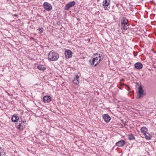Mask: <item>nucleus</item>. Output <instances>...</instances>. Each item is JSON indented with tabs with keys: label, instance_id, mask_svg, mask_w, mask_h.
<instances>
[{
	"label": "nucleus",
	"instance_id": "obj_1",
	"mask_svg": "<svg viewBox=\"0 0 156 156\" xmlns=\"http://www.w3.org/2000/svg\"><path fill=\"white\" fill-rule=\"evenodd\" d=\"M59 57V54L54 50L51 51L48 54V60L50 61H56Z\"/></svg>",
	"mask_w": 156,
	"mask_h": 156
},
{
	"label": "nucleus",
	"instance_id": "obj_2",
	"mask_svg": "<svg viewBox=\"0 0 156 156\" xmlns=\"http://www.w3.org/2000/svg\"><path fill=\"white\" fill-rule=\"evenodd\" d=\"M128 20L126 17H123L121 20V29L126 30L129 28V24H128Z\"/></svg>",
	"mask_w": 156,
	"mask_h": 156
},
{
	"label": "nucleus",
	"instance_id": "obj_3",
	"mask_svg": "<svg viewBox=\"0 0 156 156\" xmlns=\"http://www.w3.org/2000/svg\"><path fill=\"white\" fill-rule=\"evenodd\" d=\"M26 122L25 120H22L21 119V120L20 119L18 122L16 123V127L19 129L22 130L25 128Z\"/></svg>",
	"mask_w": 156,
	"mask_h": 156
},
{
	"label": "nucleus",
	"instance_id": "obj_4",
	"mask_svg": "<svg viewBox=\"0 0 156 156\" xmlns=\"http://www.w3.org/2000/svg\"><path fill=\"white\" fill-rule=\"evenodd\" d=\"M94 56L95 57L96 56V57L94 58L95 62H97V63L94 65V66H96L100 63L101 61L103 59V58H101V55L98 53L94 54Z\"/></svg>",
	"mask_w": 156,
	"mask_h": 156
},
{
	"label": "nucleus",
	"instance_id": "obj_5",
	"mask_svg": "<svg viewBox=\"0 0 156 156\" xmlns=\"http://www.w3.org/2000/svg\"><path fill=\"white\" fill-rule=\"evenodd\" d=\"M110 2V0H104L103 2L102 5L104 6V9L105 10H108L110 8L109 6Z\"/></svg>",
	"mask_w": 156,
	"mask_h": 156
},
{
	"label": "nucleus",
	"instance_id": "obj_6",
	"mask_svg": "<svg viewBox=\"0 0 156 156\" xmlns=\"http://www.w3.org/2000/svg\"><path fill=\"white\" fill-rule=\"evenodd\" d=\"M76 4V2L74 1L71 2L66 4L65 7V9L66 10H69V9L73 6Z\"/></svg>",
	"mask_w": 156,
	"mask_h": 156
},
{
	"label": "nucleus",
	"instance_id": "obj_7",
	"mask_svg": "<svg viewBox=\"0 0 156 156\" xmlns=\"http://www.w3.org/2000/svg\"><path fill=\"white\" fill-rule=\"evenodd\" d=\"M43 6L44 9L47 11H50L52 9V6L47 2H44Z\"/></svg>",
	"mask_w": 156,
	"mask_h": 156
},
{
	"label": "nucleus",
	"instance_id": "obj_8",
	"mask_svg": "<svg viewBox=\"0 0 156 156\" xmlns=\"http://www.w3.org/2000/svg\"><path fill=\"white\" fill-rule=\"evenodd\" d=\"M65 57L67 58H71L72 56V52L69 50H66L65 52Z\"/></svg>",
	"mask_w": 156,
	"mask_h": 156
},
{
	"label": "nucleus",
	"instance_id": "obj_9",
	"mask_svg": "<svg viewBox=\"0 0 156 156\" xmlns=\"http://www.w3.org/2000/svg\"><path fill=\"white\" fill-rule=\"evenodd\" d=\"M102 117L105 121L107 123L109 122L111 120L110 117L108 114H104Z\"/></svg>",
	"mask_w": 156,
	"mask_h": 156
},
{
	"label": "nucleus",
	"instance_id": "obj_10",
	"mask_svg": "<svg viewBox=\"0 0 156 156\" xmlns=\"http://www.w3.org/2000/svg\"><path fill=\"white\" fill-rule=\"evenodd\" d=\"M138 99L140 98L141 96L144 94V90L141 85L138 87Z\"/></svg>",
	"mask_w": 156,
	"mask_h": 156
},
{
	"label": "nucleus",
	"instance_id": "obj_11",
	"mask_svg": "<svg viewBox=\"0 0 156 156\" xmlns=\"http://www.w3.org/2000/svg\"><path fill=\"white\" fill-rule=\"evenodd\" d=\"M143 65L140 62H138L134 64V67L137 69H141L143 68Z\"/></svg>",
	"mask_w": 156,
	"mask_h": 156
},
{
	"label": "nucleus",
	"instance_id": "obj_12",
	"mask_svg": "<svg viewBox=\"0 0 156 156\" xmlns=\"http://www.w3.org/2000/svg\"><path fill=\"white\" fill-rule=\"evenodd\" d=\"M126 144V142L123 140H120L116 143V145L119 147L123 146Z\"/></svg>",
	"mask_w": 156,
	"mask_h": 156
},
{
	"label": "nucleus",
	"instance_id": "obj_13",
	"mask_svg": "<svg viewBox=\"0 0 156 156\" xmlns=\"http://www.w3.org/2000/svg\"><path fill=\"white\" fill-rule=\"evenodd\" d=\"M51 100V98L49 96H45L43 98V101L44 103H49Z\"/></svg>",
	"mask_w": 156,
	"mask_h": 156
},
{
	"label": "nucleus",
	"instance_id": "obj_14",
	"mask_svg": "<svg viewBox=\"0 0 156 156\" xmlns=\"http://www.w3.org/2000/svg\"><path fill=\"white\" fill-rule=\"evenodd\" d=\"M19 119V117L16 114H15L12 115L11 118L12 121L14 122H18Z\"/></svg>",
	"mask_w": 156,
	"mask_h": 156
},
{
	"label": "nucleus",
	"instance_id": "obj_15",
	"mask_svg": "<svg viewBox=\"0 0 156 156\" xmlns=\"http://www.w3.org/2000/svg\"><path fill=\"white\" fill-rule=\"evenodd\" d=\"M79 76L78 75H76V77H75L73 80V82L75 84L77 85L79 83Z\"/></svg>",
	"mask_w": 156,
	"mask_h": 156
},
{
	"label": "nucleus",
	"instance_id": "obj_16",
	"mask_svg": "<svg viewBox=\"0 0 156 156\" xmlns=\"http://www.w3.org/2000/svg\"><path fill=\"white\" fill-rule=\"evenodd\" d=\"M141 132L144 135H145L147 131V129L145 127H142L140 129Z\"/></svg>",
	"mask_w": 156,
	"mask_h": 156
},
{
	"label": "nucleus",
	"instance_id": "obj_17",
	"mask_svg": "<svg viewBox=\"0 0 156 156\" xmlns=\"http://www.w3.org/2000/svg\"><path fill=\"white\" fill-rule=\"evenodd\" d=\"M37 68L39 70L44 71L46 69V68L40 64L37 66Z\"/></svg>",
	"mask_w": 156,
	"mask_h": 156
},
{
	"label": "nucleus",
	"instance_id": "obj_18",
	"mask_svg": "<svg viewBox=\"0 0 156 156\" xmlns=\"http://www.w3.org/2000/svg\"><path fill=\"white\" fill-rule=\"evenodd\" d=\"M144 135L145 138L147 140H150L152 138V136L150 134L147 133Z\"/></svg>",
	"mask_w": 156,
	"mask_h": 156
},
{
	"label": "nucleus",
	"instance_id": "obj_19",
	"mask_svg": "<svg viewBox=\"0 0 156 156\" xmlns=\"http://www.w3.org/2000/svg\"><path fill=\"white\" fill-rule=\"evenodd\" d=\"M5 154V152L4 149L1 147H0V156H2Z\"/></svg>",
	"mask_w": 156,
	"mask_h": 156
},
{
	"label": "nucleus",
	"instance_id": "obj_20",
	"mask_svg": "<svg viewBox=\"0 0 156 156\" xmlns=\"http://www.w3.org/2000/svg\"><path fill=\"white\" fill-rule=\"evenodd\" d=\"M128 139L130 140H135V138L133 134H131L129 136Z\"/></svg>",
	"mask_w": 156,
	"mask_h": 156
},
{
	"label": "nucleus",
	"instance_id": "obj_21",
	"mask_svg": "<svg viewBox=\"0 0 156 156\" xmlns=\"http://www.w3.org/2000/svg\"><path fill=\"white\" fill-rule=\"evenodd\" d=\"M95 62V61L94 58H93V59L91 60L90 59L89 61V62L92 66H93Z\"/></svg>",
	"mask_w": 156,
	"mask_h": 156
},
{
	"label": "nucleus",
	"instance_id": "obj_22",
	"mask_svg": "<svg viewBox=\"0 0 156 156\" xmlns=\"http://www.w3.org/2000/svg\"><path fill=\"white\" fill-rule=\"evenodd\" d=\"M42 29H43V28H39L38 30V31H39V33L41 34L42 32Z\"/></svg>",
	"mask_w": 156,
	"mask_h": 156
},
{
	"label": "nucleus",
	"instance_id": "obj_23",
	"mask_svg": "<svg viewBox=\"0 0 156 156\" xmlns=\"http://www.w3.org/2000/svg\"><path fill=\"white\" fill-rule=\"evenodd\" d=\"M122 81H124V79H122Z\"/></svg>",
	"mask_w": 156,
	"mask_h": 156
},
{
	"label": "nucleus",
	"instance_id": "obj_24",
	"mask_svg": "<svg viewBox=\"0 0 156 156\" xmlns=\"http://www.w3.org/2000/svg\"><path fill=\"white\" fill-rule=\"evenodd\" d=\"M151 2L154 3V2L153 1H151Z\"/></svg>",
	"mask_w": 156,
	"mask_h": 156
},
{
	"label": "nucleus",
	"instance_id": "obj_25",
	"mask_svg": "<svg viewBox=\"0 0 156 156\" xmlns=\"http://www.w3.org/2000/svg\"><path fill=\"white\" fill-rule=\"evenodd\" d=\"M134 56H136V55H134Z\"/></svg>",
	"mask_w": 156,
	"mask_h": 156
},
{
	"label": "nucleus",
	"instance_id": "obj_26",
	"mask_svg": "<svg viewBox=\"0 0 156 156\" xmlns=\"http://www.w3.org/2000/svg\"><path fill=\"white\" fill-rule=\"evenodd\" d=\"M16 15H15V16H16Z\"/></svg>",
	"mask_w": 156,
	"mask_h": 156
}]
</instances>
